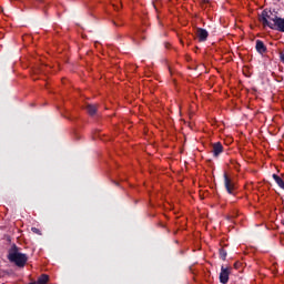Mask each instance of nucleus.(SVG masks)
Instances as JSON below:
<instances>
[{
	"instance_id": "1",
	"label": "nucleus",
	"mask_w": 284,
	"mask_h": 284,
	"mask_svg": "<svg viewBox=\"0 0 284 284\" xmlns=\"http://www.w3.org/2000/svg\"><path fill=\"white\" fill-rule=\"evenodd\" d=\"M8 260L10 263H14L17 267H26V264L28 263V255L19 252V247L17 245H13L9 250Z\"/></svg>"
},
{
	"instance_id": "2",
	"label": "nucleus",
	"mask_w": 284,
	"mask_h": 284,
	"mask_svg": "<svg viewBox=\"0 0 284 284\" xmlns=\"http://www.w3.org/2000/svg\"><path fill=\"white\" fill-rule=\"evenodd\" d=\"M276 17L277 16L272 13V11L264 10L260 18V21L263 26L271 28V23H274V21H276Z\"/></svg>"
},
{
	"instance_id": "3",
	"label": "nucleus",
	"mask_w": 284,
	"mask_h": 284,
	"mask_svg": "<svg viewBox=\"0 0 284 284\" xmlns=\"http://www.w3.org/2000/svg\"><path fill=\"white\" fill-rule=\"evenodd\" d=\"M271 30H278V32H284V19L275 18V21L271 23Z\"/></svg>"
},
{
	"instance_id": "4",
	"label": "nucleus",
	"mask_w": 284,
	"mask_h": 284,
	"mask_svg": "<svg viewBox=\"0 0 284 284\" xmlns=\"http://www.w3.org/2000/svg\"><path fill=\"white\" fill-rule=\"evenodd\" d=\"M230 281V268L222 266L220 272V283L225 284Z\"/></svg>"
},
{
	"instance_id": "5",
	"label": "nucleus",
	"mask_w": 284,
	"mask_h": 284,
	"mask_svg": "<svg viewBox=\"0 0 284 284\" xmlns=\"http://www.w3.org/2000/svg\"><path fill=\"white\" fill-rule=\"evenodd\" d=\"M224 186L229 194H234V183L227 178V174H224Z\"/></svg>"
},
{
	"instance_id": "6",
	"label": "nucleus",
	"mask_w": 284,
	"mask_h": 284,
	"mask_svg": "<svg viewBox=\"0 0 284 284\" xmlns=\"http://www.w3.org/2000/svg\"><path fill=\"white\" fill-rule=\"evenodd\" d=\"M196 37L199 41H207V37H210V33L207 32V30L199 28L196 30Z\"/></svg>"
},
{
	"instance_id": "7",
	"label": "nucleus",
	"mask_w": 284,
	"mask_h": 284,
	"mask_svg": "<svg viewBox=\"0 0 284 284\" xmlns=\"http://www.w3.org/2000/svg\"><path fill=\"white\" fill-rule=\"evenodd\" d=\"M213 156L217 158L220 154L223 153V144L220 142L213 144Z\"/></svg>"
},
{
	"instance_id": "8",
	"label": "nucleus",
	"mask_w": 284,
	"mask_h": 284,
	"mask_svg": "<svg viewBox=\"0 0 284 284\" xmlns=\"http://www.w3.org/2000/svg\"><path fill=\"white\" fill-rule=\"evenodd\" d=\"M255 48L260 54H264V52H267V48L265 47V43H263V41L261 40L256 41Z\"/></svg>"
},
{
	"instance_id": "9",
	"label": "nucleus",
	"mask_w": 284,
	"mask_h": 284,
	"mask_svg": "<svg viewBox=\"0 0 284 284\" xmlns=\"http://www.w3.org/2000/svg\"><path fill=\"white\" fill-rule=\"evenodd\" d=\"M48 281H50V276L42 274L37 283H30V284H48Z\"/></svg>"
},
{
	"instance_id": "10",
	"label": "nucleus",
	"mask_w": 284,
	"mask_h": 284,
	"mask_svg": "<svg viewBox=\"0 0 284 284\" xmlns=\"http://www.w3.org/2000/svg\"><path fill=\"white\" fill-rule=\"evenodd\" d=\"M87 112L90 114V116H94V114H97V106L93 104H88Z\"/></svg>"
},
{
	"instance_id": "11",
	"label": "nucleus",
	"mask_w": 284,
	"mask_h": 284,
	"mask_svg": "<svg viewBox=\"0 0 284 284\" xmlns=\"http://www.w3.org/2000/svg\"><path fill=\"white\" fill-rule=\"evenodd\" d=\"M273 179L275 181V183H277L278 187H281L282 190H284V182L283 179H281V176L273 174Z\"/></svg>"
},
{
	"instance_id": "12",
	"label": "nucleus",
	"mask_w": 284,
	"mask_h": 284,
	"mask_svg": "<svg viewBox=\"0 0 284 284\" xmlns=\"http://www.w3.org/2000/svg\"><path fill=\"white\" fill-rule=\"evenodd\" d=\"M220 257L222 258V261H225V258H227V252L225 250L221 248Z\"/></svg>"
},
{
	"instance_id": "13",
	"label": "nucleus",
	"mask_w": 284,
	"mask_h": 284,
	"mask_svg": "<svg viewBox=\"0 0 284 284\" xmlns=\"http://www.w3.org/2000/svg\"><path fill=\"white\" fill-rule=\"evenodd\" d=\"M31 232H33V234H39L41 236V231L37 227H32Z\"/></svg>"
},
{
	"instance_id": "14",
	"label": "nucleus",
	"mask_w": 284,
	"mask_h": 284,
	"mask_svg": "<svg viewBox=\"0 0 284 284\" xmlns=\"http://www.w3.org/2000/svg\"><path fill=\"white\" fill-rule=\"evenodd\" d=\"M281 60L284 62V53H281Z\"/></svg>"
},
{
	"instance_id": "15",
	"label": "nucleus",
	"mask_w": 284,
	"mask_h": 284,
	"mask_svg": "<svg viewBox=\"0 0 284 284\" xmlns=\"http://www.w3.org/2000/svg\"><path fill=\"white\" fill-rule=\"evenodd\" d=\"M204 3H210V0H204Z\"/></svg>"
},
{
	"instance_id": "16",
	"label": "nucleus",
	"mask_w": 284,
	"mask_h": 284,
	"mask_svg": "<svg viewBox=\"0 0 284 284\" xmlns=\"http://www.w3.org/2000/svg\"><path fill=\"white\" fill-rule=\"evenodd\" d=\"M282 225H284V219L282 220Z\"/></svg>"
},
{
	"instance_id": "17",
	"label": "nucleus",
	"mask_w": 284,
	"mask_h": 284,
	"mask_svg": "<svg viewBox=\"0 0 284 284\" xmlns=\"http://www.w3.org/2000/svg\"><path fill=\"white\" fill-rule=\"evenodd\" d=\"M38 1H41V0H38Z\"/></svg>"
}]
</instances>
